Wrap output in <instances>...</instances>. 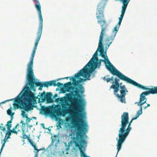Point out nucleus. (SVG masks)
I'll list each match as a JSON object with an SVG mask.
<instances>
[{
    "instance_id": "1",
    "label": "nucleus",
    "mask_w": 157,
    "mask_h": 157,
    "mask_svg": "<svg viewBox=\"0 0 157 157\" xmlns=\"http://www.w3.org/2000/svg\"><path fill=\"white\" fill-rule=\"evenodd\" d=\"M64 87L66 91L70 92V93L66 94V99L59 98L56 99V101H60L61 103L63 114L71 113L78 116L76 121L73 119L71 122L72 125L76 126L75 129L77 131L76 137L73 138V142L75 143V146L78 148L82 157H90L87 155L83 151L85 150L86 144V142L84 139V136H86V133L88 131V125L83 120L82 118L83 116L81 113L83 110L82 103L83 100L75 98V88L71 85V82L65 83Z\"/></svg>"
},
{
    "instance_id": "2",
    "label": "nucleus",
    "mask_w": 157,
    "mask_h": 157,
    "mask_svg": "<svg viewBox=\"0 0 157 157\" xmlns=\"http://www.w3.org/2000/svg\"><path fill=\"white\" fill-rule=\"evenodd\" d=\"M104 4L102 2L100 3L97 7L98 12L96 13L97 18L98 21L101 26V31L99 36V47L100 49L99 50L100 52V56L104 58V60L100 59L99 61H101L105 62L107 69L110 71L113 75H116L120 79L123 80L126 82L131 78L124 75L122 73L118 70L111 64L106 55V52H104V48L102 44V40L104 34L107 30L108 25L105 20L104 19V16L103 13V10L104 9Z\"/></svg>"
},
{
    "instance_id": "3",
    "label": "nucleus",
    "mask_w": 157,
    "mask_h": 157,
    "mask_svg": "<svg viewBox=\"0 0 157 157\" xmlns=\"http://www.w3.org/2000/svg\"><path fill=\"white\" fill-rule=\"evenodd\" d=\"M43 24H39V28L37 33V36L35 41L34 46L30 59V61L28 63L27 70V75L26 78L28 83L25 87L26 89H29V87L28 85H29V88L31 90L34 91L36 90V87L40 86L39 90H41V88L44 86V87H48L53 85L54 86H57L60 88L63 86V84L59 82L56 83V80H52L50 81L45 82L43 84L41 82H37L35 81V77L34 74L33 68V59L35 54L39 42L40 40L42 33Z\"/></svg>"
},
{
    "instance_id": "4",
    "label": "nucleus",
    "mask_w": 157,
    "mask_h": 157,
    "mask_svg": "<svg viewBox=\"0 0 157 157\" xmlns=\"http://www.w3.org/2000/svg\"><path fill=\"white\" fill-rule=\"evenodd\" d=\"M27 84L24 88V90L25 92L23 95L25 101H23L24 99L22 97H19V95L18 96L15 100L13 104L14 109H22L25 111H28L33 109L31 104L36 102L37 99H38V101L39 103L43 102L46 101L45 92H44L43 93H41L40 95H38L37 97H36L34 94L29 90L31 89L29 88L28 84V86L29 87V89H26L25 88Z\"/></svg>"
},
{
    "instance_id": "5",
    "label": "nucleus",
    "mask_w": 157,
    "mask_h": 157,
    "mask_svg": "<svg viewBox=\"0 0 157 157\" xmlns=\"http://www.w3.org/2000/svg\"><path fill=\"white\" fill-rule=\"evenodd\" d=\"M121 118V127L119 130V139L117 138L118 152L121 149L123 142L131 129L130 126L133 121L137 119L136 117L133 118L129 122L128 114L126 112L123 113Z\"/></svg>"
},
{
    "instance_id": "6",
    "label": "nucleus",
    "mask_w": 157,
    "mask_h": 157,
    "mask_svg": "<svg viewBox=\"0 0 157 157\" xmlns=\"http://www.w3.org/2000/svg\"><path fill=\"white\" fill-rule=\"evenodd\" d=\"M127 83L131 84L137 87L146 90H148V91L143 92L140 96L139 101L136 102L137 105L140 106V110L138 111L135 117L137 118L142 113V110L143 109V105L146 103L147 98L145 97L147 95L150 94H155L150 89V88H148V86H145L140 84L136 81H134L131 79L126 82Z\"/></svg>"
},
{
    "instance_id": "7",
    "label": "nucleus",
    "mask_w": 157,
    "mask_h": 157,
    "mask_svg": "<svg viewBox=\"0 0 157 157\" xmlns=\"http://www.w3.org/2000/svg\"><path fill=\"white\" fill-rule=\"evenodd\" d=\"M120 79L117 78L114 79V81L112 82L113 85L110 87V89H114V93L122 103H125V96L126 92L128 91L125 88V85H121V83L120 84L119 82Z\"/></svg>"
},
{
    "instance_id": "8",
    "label": "nucleus",
    "mask_w": 157,
    "mask_h": 157,
    "mask_svg": "<svg viewBox=\"0 0 157 157\" xmlns=\"http://www.w3.org/2000/svg\"><path fill=\"white\" fill-rule=\"evenodd\" d=\"M94 70L92 69L90 67H88L87 66H85L79 71L75 74L76 78H79L80 76H83L85 79L80 78L79 80L80 82L85 81L86 80H90L89 78L90 77V74Z\"/></svg>"
},
{
    "instance_id": "9",
    "label": "nucleus",
    "mask_w": 157,
    "mask_h": 157,
    "mask_svg": "<svg viewBox=\"0 0 157 157\" xmlns=\"http://www.w3.org/2000/svg\"><path fill=\"white\" fill-rule=\"evenodd\" d=\"M75 78V76H73L71 78H70V80L73 81L72 84L74 86H76V87H75V90H74V94L75 96H76L77 98H81V96L80 95L79 93L82 94L84 91V89L82 85L80 84V81L79 80L76 81Z\"/></svg>"
},
{
    "instance_id": "10",
    "label": "nucleus",
    "mask_w": 157,
    "mask_h": 157,
    "mask_svg": "<svg viewBox=\"0 0 157 157\" xmlns=\"http://www.w3.org/2000/svg\"><path fill=\"white\" fill-rule=\"evenodd\" d=\"M100 49V48L98 46L93 57L86 66L94 70L97 67H99L100 65L101 62H98V58L97 56L98 55L97 52Z\"/></svg>"
},
{
    "instance_id": "11",
    "label": "nucleus",
    "mask_w": 157,
    "mask_h": 157,
    "mask_svg": "<svg viewBox=\"0 0 157 157\" xmlns=\"http://www.w3.org/2000/svg\"><path fill=\"white\" fill-rule=\"evenodd\" d=\"M20 123L21 124H22L21 125L19 124H18L15 127V128H17V130L18 131H22V136H24V134L26 135L27 133H26L25 130V124L22 121H21Z\"/></svg>"
},
{
    "instance_id": "12",
    "label": "nucleus",
    "mask_w": 157,
    "mask_h": 157,
    "mask_svg": "<svg viewBox=\"0 0 157 157\" xmlns=\"http://www.w3.org/2000/svg\"><path fill=\"white\" fill-rule=\"evenodd\" d=\"M30 134H27V135H25V134H24V136H23L21 137L23 139H27L28 141L30 143V144L33 147L34 149L35 150H37V151H40V150H38L37 148V147L36 146V144L32 142L30 139Z\"/></svg>"
},
{
    "instance_id": "13",
    "label": "nucleus",
    "mask_w": 157,
    "mask_h": 157,
    "mask_svg": "<svg viewBox=\"0 0 157 157\" xmlns=\"http://www.w3.org/2000/svg\"><path fill=\"white\" fill-rule=\"evenodd\" d=\"M41 112L44 113L45 115H48L52 114V108L49 106L46 107L44 106H42L41 109Z\"/></svg>"
},
{
    "instance_id": "14",
    "label": "nucleus",
    "mask_w": 157,
    "mask_h": 157,
    "mask_svg": "<svg viewBox=\"0 0 157 157\" xmlns=\"http://www.w3.org/2000/svg\"><path fill=\"white\" fill-rule=\"evenodd\" d=\"M11 135V132L10 130H8V131L6 132V135L4 139L1 140V143L2 144L1 147V151H2L3 147L5 146V144L7 140L10 138V136Z\"/></svg>"
},
{
    "instance_id": "15",
    "label": "nucleus",
    "mask_w": 157,
    "mask_h": 157,
    "mask_svg": "<svg viewBox=\"0 0 157 157\" xmlns=\"http://www.w3.org/2000/svg\"><path fill=\"white\" fill-rule=\"evenodd\" d=\"M52 114H51V115L54 117H56V115H62L64 116L65 114H63L62 112L61 111V109L60 108H58L57 109H54L53 110L52 109Z\"/></svg>"
},
{
    "instance_id": "16",
    "label": "nucleus",
    "mask_w": 157,
    "mask_h": 157,
    "mask_svg": "<svg viewBox=\"0 0 157 157\" xmlns=\"http://www.w3.org/2000/svg\"><path fill=\"white\" fill-rule=\"evenodd\" d=\"M115 37V36L113 35L107 37L105 40L106 44H108V46H109L113 41Z\"/></svg>"
},
{
    "instance_id": "17",
    "label": "nucleus",
    "mask_w": 157,
    "mask_h": 157,
    "mask_svg": "<svg viewBox=\"0 0 157 157\" xmlns=\"http://www.w3.org/2000/svg\"><path fill=\"white\" fill-rule=\"evenodd\" d=\"M52 96V94L51 92H48L46 94V100L48 103H51L53 102V100L51 98Z\"/></svg>"
},
{
    "instance_id": "18",
    "label": "nucleus",
    "mask_w": 157,
    "mask_h": 157,
    "mask_svg": "<svg viewBox=\"0 0 157 157\" xmlns=\"http://www.w3.org/2000/svg\"><path fill=\"white\" fill-rule=\"evenodd\" d=\"M109 75L105 76L104 77L102 78V79L104 81H106L108 83L110 81H113L114 79V77L112 76L111 78H108V77Z\"/></svg>"
},
{
    "instance_id": "19",
    "label": "nucleus",
    "mask_w": 157,
    "mask_h": 157,
    "mask_svg": "<svg viewBox=\"0 0 157 157\" xmlns=\"http://www.w3.org/2000/svg\"><path fill=\"white\" fill-rule=\"evenodd\" d=\"M121 24H119L118 23V24L113 29V32L114 33L113 36H115L118 30L119 29L120 26Z\"/></svg>"
},
{
    "instance_id": "20",
    "label": "nucleus",
    "mask_w": 157,
    "mask_h": 157,
    "mask_svg": "<svg viewBox=\"0 0 157 157\" xmlns=\"http://www.w3.org/2000/svg\"><path fill=\"white\" fill-rule=\"evenodd\" d=\"M12 119H11V120L9 121H8L6 125L7 127L8 130H10V128L12 126V124L11 123L12 122Z\"/></svg>"
},
{
    "instance_id": "21",
    "label": "nucleus",
    "mask_w": 157,
    "mask_h": 157,
    "mask_svg": "<svg viewBox=\"0 0 157 157\" xmlns=\"http://www.w3.org/2000/svg\"><path fill=\"white\" fill-rule=\"evenodd\" d=\"M7 114L9 115H10L11 117V119H13V115L14 114V113H12V110L11 109H9L7 111Z\"/></svg>"
},
{
    "instance_id": "22",
    "label": "nucleus",
    "mask_w": 157,
    "mask_h": 157,
    "mask_svg": "<svg viewBox=\"0 0 157 157\" xmlns=\"http://www.w3.org/2000/svg\"><path fill=\"white\" fill-rule=\"evenodd\" d=\"M152 88H150V89L155 94H157V86H152Z\"/></svg>"
},
{
    "instance_id": "23",
    "label": "nucleus",
    "mask_w": 157,
    "mask_h": 157,
    "mask_svg": "<svg viewBox=\"0 0 157 157\" xmlns=\"http://www.w3.org/2000/svg\"><path fill=\"white\" fill-rule=\"evenodd\" d=\"M15 128H13V129L12 130H10V132H11V133H14V134H17V133H18V132L17 131H15Z\"/></svg>"
},
{
    "instance_id": "24",
    "label": "nucleus",
    "mask_w": 157,
    "mask_h": 157,
    "mask_svg": "<svg viewBox=\"0 0 157 157\" xmlns=\"http://www.w3.org/2000/svg\"><path fill=\"white\" fill-rule=\"evenodd\" d=\"M21 115L23 117H26V118H27V115L25 114V112L24 111H22Z\"/></svg>"
},
{
    "instance_id": "25",
    "label": "nucleus",
    "mask_w": 157,
    "mask_h": 157,
    "mask_svg": "<svg viewBox=\"0 0 157 157\" xmlns=\"http://www.w3.org/2000/svg\"><path fill=\"white\" fill-rule=\"evenodd\" d=\"M150 104H147V106H143V109H146L148 107H149L150 106Z\"/></svg>"
},
{
    "instance_id": "26",
    "label": "nucleus",
    "mask_w": 157,
    "mask_h": 157,
    "mask_svg": "<svg viewBox=\"0 0 157 157\" xmlns=\"http://www.w3.org/2000/svg\"><path fill=\"white\" fill-rule=\"evenodd\" d=\"M0 129L3 131H5L6 130V128L5 127H3L1 126H0Z\"/></svg>"
},
{
    "instance_id": "27",
    "label": "nucleus",
    "mask_w": 157,
    "mask_h": 157,
    "mask_svg": "<svg viewBox=\"0 0 157 157\" xmlns=\"http://www.w3.org/2000/svg\"><path fill=\"white\" fill-rule=\"evenodd\" d=\"M13 99H10V100H6V101H4L3 102H2V103H5L6 101H11V100H12Z\"/></svg>"
},
{
    "instance_id": "28",
    "label": "nucleus",
    "mask_w": 157,
    "mask_h": 157,
    "mask_svg": "<svg viewBox=\"0 0 157 157\" xmlns=\"http://www.w3.org/2000/svg\"><path fill=\"white\" fill-rule=\"evenodd\" d=\"M27 121H28V122H29L30 121V118H28V117H27Z\"/></svg>"
},
{
    "instance_id": "29",
    "label": "nucleus",
    "mask_w": 157,
    "mask_h": 157,
    "mask_svg": "<svg viewBox=\"0 0 157 157\" xmlns=\"http://www.w3.org/2000/svg\"><path fill=\"white\" fill-rule=\"evenodd\" d=\"M69 78H70V77H65V78H62V79H67Z\"/></svg>"
},
{
    "instance_id": "30",
    "label": "nucleus",
    "mask_w": 157,
    "mask_h": 157,
    "mask_svg": "<svg viewBox=\"0 0 157 157\" xmlns=\"http://www.w3.org/2000/svg\"><path fill=\"white\" fill-rule=\"evenodd\" d=\"M55 141H57L56 140V139H54V140H53L52 141V143H54V142Z\"/></svg>"
},
{
    "instance_id": "31",
    "label": "nucleus",
    "mask_w": 157,
    "mask_h": 157,
    "mask_svg": "<svg viewBox=\"0 0 157 157\" xmlns=\"http://www.w3.org/2000/svg\"><path fill=\"white\" fill-rule=\"evenodd\" d=\"M41 125L42 127L43 128H45L44 127V124H42Z\"/></svg>"
},
{
    "instance_id": "32",
    "label": "nucleus",
    "mask_w": 157,
    "mask_h": 157,
    "mask_svg": "<svg viewBox=\"0 0 157 157\" xmlns=\"http://www.w3.org/2000/svg\"><path fill=\"white\" fill-rule=\"evenodd\" d=\"M107 47L106 46V47H105L106 51H106V52L107 50V49H108V48H109V46H108V44H107Z\"/></svg>"
},
{
    "instance_id": "33",
    "label": "nucleus",
    "mask_w": 157,
    "mask_h": 157,
    "mask_svg": "<svg viewBox=\"0 0 157 157\" xmlns=\"http://www.w3.org/2000/svg\"><path fill=\"white\" fill-rule=\"evenodd\" d=\"M62 90L63 93H65L66 92V90L64 89Z\"/></svg>"
},
{
    "instance_id": "34",
    "label": "nucleus",
    "mask_w": 157,
    "mask_h": 157,
    "mask_svg": "<svg viewBox=\"0 0 157 157\" xmlns=\"http://www.w3.org/2000/svg\"><path fill=\"white\" fill-rule=\"evenodd\" d=\"M57 96H58V95H57V94H55V95L54 96V98H55L56 97H57Z\"/></svg>"
},
{
    "instance_id": "35",
    "label": "nucleus",
    "mask_w": 157,
    "mask_h": 157,
    "mask_svg": "<svg viewBox=\"0 0 157 157\" xmlns=\"http://www.w3.org/2000/svg\"><path fill=\"white\" fill-rule=\"evenodd\" d=\"M38 157V155H37V154L36 153L35 154V156H34V157Z\"/></svg>"
},
{
    "instance_id": "36",
    "label": "nucleus",
    "mask_w": 157,
    "mask_h": 157,
    "mask_svg": "<svg viewBox=\"0 0 157 157\" xmlns=\"http://www.w3.org/2000/svg\"><path fill=\"white\" fill-rule=\"evenodd\" d=\"M62 79V78H58L57 80V81L58 80H60L61 79Z\"/></svg>"
},
{
    "instance_id": "37",
    "label": "nucleus",
    "mask_w": 157,
    "mask_h": 157,
    "mask_svg": "<svg viewBox=\"0 0 157 157\" xmlns=\"http://www.w3.org/2000/svg\"><path fill=\"white\" fill-rule=\"evenodd\" d=\"M60 124H61V123L59 122V127L61 128V126H60Z\"/></svg>"
},
{
    "instance_id": "38",
    "label": "nucleus",
    "mask_w": 157,
    "mask_h": 157,
    "mask_svg": "<svg viewBox=\"0 0 157 157\" xmlns=\"http://www.w3.org/2000/svg\"><path fill=\"white\" fill-rule=\"evenodd\" d=\"M117 150H118V149H117ZM118 152H117V153H118V152ZM117 155H116V156H117Z\"/></svg>"
},
{
    "instance_id": "39",
    "label": "nucleus",
    "mask_w": 157,
    "mask_h": 157,
    "mask_svg": "<svg viewBox=\"0 0 157 157\" xmlns=\"http://www.w3.org/2000/svg\"><path fill=\"white\" fill-rule=\"evenodd\" d=\"M117 150H118V149H117ZM118 152H117V153H118V152ZM117 155H116V156H117Z\"/></svg>"
},
{
    "instance_id": "40",
    "label": "nucleus",
    "mask_w": 157,
    "mask_h": 157,
    "mask_svg": "<svg viewBox=\"0 0 157 157\" xmlns=\"http://www.w3.org/2000/svg\"><path fill=\"white\" fill-rule=\"evenodd\" d=\"M117 150H118V149H117ZM118 152H117V153H118V152ZM117 155H116V156H117Z\"/></svg>"
},
{
    "instance_id": "41",
    "label": "nucleus",
    "mask_w": 157,
    "mask_h": 157,
    "mask_svg": "<svg viewBox=\"0 0 157 157\" xmlns=\"http://www.w3.org/2000/svg\"><path fill=\"white\" fill-rule=\"evenodd\" d=\"M57 142L58 143H59V139H58L57 140Z\"/></svg>"
},
{
    "instance_id": "42",
    "label": "nucleus",
    "mask_w": 157,
    "mask_h": 157,
    "mask_svg": "<svg viewBox=\"0 0 157 157\" xmlns=\"http://www.w3.org/2000/svg\"><path fill=\"white\" fill-rule=\"evenodd\" d=\"M32 125H29V128H30L31 127H32Z\"/></svg>"
},
{
    "instance_id": "43",
    "label": "nucleus",
    "mask_w": 157,
    "mask_h": 157,
    "mask_svg": "<svg viewBox=\"0 0 157 157\" xmlns=\"http://www.w3.org/2000/svg\"><path fill=\"white\" fill-rule=\"evenodd\" d=\"M57 146V144H55V146H56H56Z\"/></svg>"
},
{
    "instance_id": "44",
    "label": "nucleus",
    "mask_w": 157,
    "mask_h": 157,
    "mask_svg": "<svg viewBox=\"0 0 157 157\" xmlns=\"http://www.w3.org/2000/svg\"><path fill=\"white\" fill-rule=\"evenodd\" d=\"M33 118H34L35 119H36V118L35 117H33Z\"/></svg>"
},
{
    "instance_id": "45",
    "label": "nucleus",
    "mask_w": 157,
    "mask_h": 157,
    "mask_svg": "<svg viewBox=\"0 0 157 157\" xmlns=\"http://www.w3.org/2000/svg\"><path fill=\"white\" fill-rule=\"evenodd\" d=\"M27 132V130H26V132Z\"/></svg>"
}]
</instances>
